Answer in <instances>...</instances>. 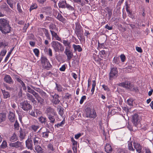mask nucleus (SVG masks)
<instances>
[{
	"label": "nucleus",
	"instance_id": "nucleus-1",
	"mask_svg": "<svg viewBox=\"0 0 153 153\" xmlns=\"http://www.w3.org/2000/svg\"><path fill=\"white\" fill-rule=\"evenodd\" d=\"M11 28L7 20L4 18L0 19V30L3 33L6 34L10 33Z\"/></svg>",
	"mask_w": 153,
	"mask_h": 153
},
{
	"label": "nucleus",
	"instance_id": "nucleus-2",
	"mask_svg": "<svg viewBox=\"0 0 153 153\" xmlns=\"http://www.w3.org/2000/svg\"><path fill=\"white\" fill-rule=\"evenodd\" d=\"M51 45L55 52H63L64 48L62 45L58 41H53L51 43Z\"/></svg>",
	"mask_w": 153,
	"mask_h": 153
},
{
	"label": "nucleus",
	"instance_id": "nucleus-3",
	"mask_svg": "<svg viewBox=\"0 0 153 153\" xmlns=\"http://www.w3.org/2000/svg\"><path fill=\"white\" fill-rule=\"evenodd\" d=\"M86 117L90 118H95L97 114L95 111L94 109H92L90 107H87L85 109Z\"/></svg>",
	"mask_w": 153,
	"mask_h": 153
},
{
	"label": "nucleus",
	"instance_id": "nucleus-4",
	"mask_svg": "<svg viewBox=\"0 0 153 153\" xmlns=\"http://www.w3.org/2000/svg\"><path fill=\"white\" fill-rule=\"evenodd\" d=\"M20 107L22 109L27 112L30 110H31L32 106L27 101H24L20 103Z\"/></svg>",
	"mask_w": 153,
	"mask_h": 153
},
{
	"label": "nucleus",
	"instance_id": "nucleus-5",
	"mask_svg": "<svg viewBox=\"0 0 153 153\" xmlns=\"http://www.w3.org/2000/svg\"><path fill=\"white\" fill-rule=\"evenodd\" d=\"M118 75V71L117 69L116 68H113L111 69L109 73V79L112 80L115 79Z\"/></svg>",
	"mask_w": 153,
	"mask_h": 153
},
{
	"label": "nucleus",
	"instance_id": "nucleus-6",
	"mask_svg": "<svg viewBox=\"0 0 153 153\" xmlns=\"http://www.w3.org/2000/svg\"><path fill=\"white\" fill-rule=\"evenodd\" d=\"M120 86L127 89H131L134 87V85L130 82L126 80L125 82L119 83L118 84Z\"/></svg>",
	"mask_w": 153,
	"mask_h": 153
},
{
	"label": "nucleus",
	"instance_id": "nucleus-7",
	"mask_svg": "<svg viewBox=\"0 0 153 153\" xmlns=\"http://www.w3.org/2000/svg\"><path fill=\"white\" fill-rule=\"evenodd\" d=\"M33 135V134H30V138L28 139L26 141V146L28 149L32 150L33 149V145L32 140L31 138Z\"/></svg>",
	"mask_w": 153,
	"mask_h": 153
},
{
	"label": "nucleus",
	"instance_id": "nucleus-8",
	"mask_svg": "<svg viewBox=\"0 0 153 153\" xmlns=\"http://www.w3.org/2000/svg\"><path fill=\"white\" fill-rule=\"evenodd\" d=\"M45 113L47 116L53 115L56 116L57 115V113L55 110L51 107H48L47 108Z\"/></svg>",
	"mask_w": 153,
	"mask_h": 153
},
{
	"label": "nucleus",
	"instance_id": "nucleus-9",
	"mask_svg": "<svg viewBox=\"0 0 153 153\" xmlns=\"http://www.w3.org/2000/svg\"><path fill=\"white\" fill-rule=\"evenodd\" d=\"M9 146L11 148H15L19 149L21 148L23 146L22 143L19 141L10 143L9 144Z\"/></svg>",
	"mask_w": 153,
	"mask_h": 153
},
{
	"label": "nucleus",
	"instance_id": "nucleus-10",
	"mask_svg": "<svg viewBox=\"0 0 153 153\" xmlns=\"http://www.w3.org/2000/svg\"><path fill=\"white\" fill-rule=\"evenodd\" d=\"M68 48V47H65L64 53L67 56V59L68 60H70L73 56V53L72 51Z\"/></svg>",
	"mask_w": 153,
	"mask_h": 153
},
{
	"label": "nucleus",
	"instance_id": "nucleus-11",
	"mask_svg": "<svg viewBox=\"0 0 153 153\" xmlns=\"http://www.w3.org/2000/svg\"><path fill=\"white\" fill-rule=\"evenodd\" d=\"M140 122V118L137 114H135L132 117V122L135 126H137Z\"/></svg>",
	"mask_w": 153,
	"mask_h": 153
},
{
	"label": "nucleus",
	"instance_id": "nucleus-12",
	"mask_svg": "<svg viewBox=\"0 0 153 153\" xmlns=\"http://www.w3.org/2000/svg\"><path fill=\"white\" fill-rule=\"evenodd\" d=\"M0 8L1 10H5L7 12H11L12 11L6 3L3 2H0Z\"/></svg>",
	"mask_w": 153,
	"mask_h": 153
},
{
	"label": "nucleus",
	"instance_id": "nucleus-13",
	"mask_svg": "<svg viewBox=\"0 0 153 153\" xmlns=\"http://www.w3.org/2000/svg\"><path fill=\"white\" fill-rule=\"evenodd\" d=\"M52 36V39H54L56 40L62 42L61 38L57 35L56 33L53 30H50Z\"/></svg>",
	"mask_w": 153,
	"mask_h": 153
},
{
	"label": "nucleus",
	"instance_id": "nucleus-14",
	"mask_svg": "<svg viewBox=\"0 0 153 153\" xmlns=\"http://www.w3.org/2000/svg\"><path fill=\"white\" fill-rule=\"evenodd\" d=\"M83 29H81L75 30L74 33L76 35L78 39L80 41L82 39V37L83 35Z\"/></svg>",
	"mask_w": 153,
	"mask_h": 153
},
{
	"label": "nucleus",
	"instance_id": "nucleus-15",
	"mask_svg": "<svg viewBox=\"0 0 153 153\" xmlns=\"http://www.w3.org/2000/svg\"><path fill=\"white\" fill-rule=\"evenodd\" d=\"M4 79L6 82L9 84H11L13 83V80L12 79L10 75H5Z\"/></svg>",
	"mask_w": 153,
	"mask_h": 153
},
{
	"label": "nucleus",
	"instance_id": "nucleus-16",
	"mask_svg": "<svg viewBox=\"0 0 153 153\" xmlns=\"http://www.w3.org/2000/svg\"><path fill=\"white\" fill-rule=\"evenodd\" d=\"M40 137L38 134H36L34 135V137L33 139L34 145H37L40 143Z\"/></svg>",
	"mask_w": 153,
	"mask_h": 153
},
{
	"label": "nucleus",
	"instance_id": "nucleus-17",
	"mask_svg": "<svg viewBox=\"0 0 153 153\" xmlns=\"http://www.w3.org/2000/svg\"><path fill=\"white\" fill-rule=\"evenodd\" d=\"M53 99L52 102L55 105H57L60 102L59 99V95L58 94H55L53 95H52Z\"/></svg>",
	"mask_w": 153,
	"mask_h": 153
},
{
	"label": "nucleus",
	"instance_id": "nucleus-18",
	"mask_svg": "<svg viewBox=\"0 0 153 153\" xmlns=\"http://www.w3.org/2000/svg\"><path fill=\"white\" fill-rule=\"evenodd\" d=\"M19 136L20 138V140L21 141L25 138V130L24 129H22L21 128L19 131Z\"/></svg>",
	"mask_w": 153,
	"mask_h": 153
},
{
	"label": "nucleus",
	"instance_id": "nucleus-19",
	"mask_svg": "<svg viewBox=\"0 0 153 153\" xmlns=\"http://www.w3.org/2000/svg\"><path fill=\"white\" fill-rule=\"evenodd\" d=\"M47 116L49 120V121L50 122L49 125L52 126H53L55 122V119L54 117V116L53 115H50Z\"/></svg>",
	"mask_w": 153,
	"mask_h": 153
},
{
	"label": "nucleus",
	"instance_id": "nucleus-20",
	"mask_svg": "<svg viewBox=\"0 0 153 153\" xmlns=\"http://www.w3.org/2000/svg\"><path fill=\"white\" fill-rule=\"evenodd\" d=\"M8 118L11 122H14L15 119V115L14 113L10 111Z\"/></svg>",
	"mask_w": 153,
	"mask_h": 153
},
{
	"label": "nucleus",
	"instance_id": "nucleus-21",
	"mask_svg": "<svg viewBox=\"0 0 153 153\" xmlns=\"http://www.w3.org/2000/svg\"><path fill=\"white\" fill-rule=\"evenodd\" d=\"M134 146L138 153H141V152L142 146L139 143H134Z\"/></svg>",
	"mask_w": 153,
	"mask_h": 153
},
{
	"label": "nucleus",
	"instance_id": "nucleus-22",
	"mask_svg": "<svg viewBox=\"0 0 153 153\" xmlns=\"http://www.w3.org/2000/svg\"><path fill=\"white\" fill-rule=\"evenodd\" d=\"M18 140V136L15 132L9 137V140L11 142H15Z\"/></svg>",
	"mask_w": 153,
	"mask_h": 153
},
{
	"label": "nucleus",
	"instance_id": "nucleus-23",
	"mask_svg": "<svg viewBox=\"0 0 153 153\" xmlns=\"http://www.w3.org/2000/svg\"><path fill=\"white\" fill-rule=\"evenodd\" d=\"M67 4L65 0H60L58 3V6L59 8H65Z\"/></svg>",
	"mask_w": 153,
	"mask_h": 153
},
{
	"label": "nucleus",
	"instance_id": "nucleus-24",
	"mask_svg": "<svg viewBox=\"0 0 153 153\" xmlns=\"http://www.w3.org/2000/svg\"><path fill=\"white\" fill-rule=\"evenodd\" d=\"M6 120V114L5 113H0V124Z\"/></svg>",
	"mask_w": 153,
	"mask_h": 153
},
{
	"label": "nucleus",
	"instance_id": "nucleus-25",
	"mask_svg": "<svg viewBox=\"0 0 153 153\" xmlns=\"http://www.w3.org/2000/svg\"><path fill=\"white\" fill-rule=\"evenodd\" d=\"M72 46L75 51H78L79 52H80L82 51V49L80 45L74 44Z\"/></svg>",
	"mask_w": 153,
	"mask_h": 153
},
{
	"label": "nucleus",
	"instance_id": "nucleus-26",
	"mask_svg": "<svg viewBox=\"0 0 153 153\" xmlns=\"http://www.w3.org/2000/svg\"><path fill=\"white\" fill-rule=\"evenodd\" d=\"M45 13L46 15L51 16L52 13V9L50 7H45Z\"/></svg>",
	"mask_w": 153,
	"mask_h": 153
},
{
	"label": "nucleus",
	"instance_id": "nucleus-27",
	"mask_svg": "<svg viewBox=\"0 0 153 153\" xmlns=\"http://www.w3.org/2000/svg\"><path fill=\"white\" fill-rule=\"evenodd\" d=\"M105 152L107 153H110L112 152V149L110 145L108 143L106 144L105 147Z\"/></svg>",
	"mask_w": 153,
	"mask_h": 153
},
{
	"label": "nucleus",
	"instance_id": "nucleus-28",
	"mask_svg": "<svg viewBox=\"0 0 153 153\" xmlns=\"http://www.w3.org/2000/svg\"><path fill=\"white\" fill-rule=\"evenodd\" d=\"M62 43L66 47H68V48H71V42H69L68 40L63 39L62 40Z\"/></svg>",
	"mask_w": 153,
	"mask_h": 153
},
{
	"label": "nucleus",
	"instance_id": "nucleus-29",
	"mask_svg": "<svg viewBox=\"0 0 153 153\" xmlns=\"http://www.w3.org/2000/svg\"><path fill=\"white\" fill-rule=\"evenodd\" d=\"M50 133V131L48 129H46V131L43 132L41 134V135L42 137L44 138H48Z\"/></svg>",
	"mask_w": 153,
	"mask_h": 153
},
{
	"label": "nucleus",
	"instance_id": "nucleus-30",
	"mask_svg": "<svg viewBox=\"0 0 153 153\" xmlns=\"http://www.w3.org/2000/svg\"><path fill=\"white\" fill-rule=\"evenodd\" d=\"M49 61L48 59L45 56H42L41 58V63L43 67L45 65V64Z\"/></svg>",
	"mask_w": 153,
	"mask_h": 153
},
{
	"label": "nucleus",
	"instance_id": "nucleus-31",
	"mask_svg": "<svg viewBox=\"0 0 153 153\" xmlns=\"http://www.w3.org/2000/svg\"><path fill=\"white\" fill-rule=\"evenodd\" d=\"M65 119L64 118L62 120L60 123L56 124L54 125V127L56 128H58L60 127H62L65 124Z\"/></svg>",
	"mask_w": 153,
	"mask_h": 153
},
{
	"label": "nucleus",
	"instance_id": "nucleus-32",
	"mask_svg": "<svg viewBox=\"0 0 153 153\" xmlns=\"http://www.w3.org/2000/svg\"><path fill=\"white\" fill-rule=\"evenodd\" d=\"M1 91L3 94L4 98V99H6L10 97V94L9 92L6 91L5 90H2Z\"/></svg>",
	"mask_w": 153,
	"mask_h": 153
},
{
	"label": "nucleus",
	"instance_id": "nucleus-33",
	"mask_svg": "<svg viewBox=\"0 0 153 153\" xmlns=\"http://www.w3.org/2000/svg\"><path fill=\"white\" fill-rule=\"evenodd\" d=\"M56 87L55 89L57 90L58 92H61L62 91L63 88L61 85L60 84H58L56 83H55Z\"/></svg>",
	"mask_w": 153,
	"mask_h": 153
},
{
	"label": "nucleus",
	"instance_id": "nucleus-34",
	"mask_svg": "<svg viewBox=\"0 0 153 153\" xmlns=\"http://www.w3.org/2000/svg\"><path fill=\"white\" fill-rule=\"evenodd\" d=\"M106 10L107 11L108 19H109L111 17L112 15V9H110L108 7H107Z\"/></svg>",
	"mask_w": 153,
	"mask_h": 153
},
{
	"label": "nucleus",
	"instance_id": "nucleus-35",
	"mask_svg": "<svg viewBox=\"0 0 153 153\" xmlns=\"http://www.w3.org/2000/svg\"><path fill=\"white\" fill-rule=\"evenodd\" d=\"M35 149L37 153H42V148L38 144L35 145Z\"/></svg>",
	"mask_w": 153,
	"mask_h": 153
},
{
	"label": "nucleus",
	"instance_id": "nucleus-36",
	"mask_svg": "<svg viewBox=\"0 0 153 153\" xmlns=\"http://www.w3.org/2000/svg\"><path fill=\"white\" fill-rule=\"evenodd\" d=\"M56 18L59 21L63 22L65 20V19L64 18L63 16L59 13H58Z\"/></svg>",
	"mask_w": 153,
	"mask_h": 153
},
{
	"label": "nucleus",
	"instance_id": "nucleus-37",
	"mask_svg": "<svg viewBox=\"0 0 153 153\" xmlns=\"http://www.w3.org/2000/svg\"><path fill=\"white\" fill-rule=\"evenodd\" d=\"M75 6L74 5V6H71L70 4L67 3L65 7V8H66L68 10H70L73 11H75Z\"/></svg>",
	"mask_w": 153,
	"mask_h": 153
},
{
	"label": "nucleus",
	"instance_id": "nucleus-38",
	"mask_svg": "<svg viewBox=\"0 0 153 153\" xmlns=\"http://www.w3.org/2000/svg\"><path fill=\"white\" fill-rule=\"evenodd\" d=\"M30 128L34 132H36L38 129L39 128V126L38 125L33 124L30 126Z\"/></svg>",
	"mask_w": 153,
	"mask_h": 153
},
{
	"label": "nucleus",
	"instance_id": "nucleus-39",
	"mask_svg": "<svg viewBox=\"0 0 153 153\" xmlns=\"http://www.w3.org/2000/svg\"><path fill=\"white\" fill-rule=\"evenodd\" d=\"M52 66L50 63L49 61L45 64V65H44L43 67L44 68L46 69L47 70H49L50 68L52 67Z\"/></svg>",
	"mask_w": 153,
	"mask_h": 153
},
{
	"label": "nucleus",
	"instance_id": "nucleus-40",
	"mask_svg": "<svg viewBox=\"0 0 153 153\" xmlns=\"http://www.w3.org/2000/svg\"><path fill=\"white\" fill-rule=\"evenodd\" d=\"M39 121L42 124H45L47 121V118L46 117L41 116L38 118Z\"/></svg>",
	"mask_w": 153,
	"mask_h": 153
},
{
	"label": "nucleus",
	"instance_id": "nucleus-41",
	"mask_svg": "<svg viewBox=\"0 0 153 153\" xmlns=\"http://www.w3.org/2000/svg\"><path fill=\"white\" fill-rule=\"evenodd\" d=\"M44 29L45 30L44 32L47 39L48 40H49L50 41L51 40V38L50 37V34L48 32V30L45 28H44Z\"/></svg>",
	"mask_w": 153,
	"mask_h": 153
},
{
	"label": "nucleus",
	"instance_id": "nucleus-42",
	"mask_svg": "<svg viewBox=\"0 0 153 153\" xmlns=\"http://www.w3.org/2000/svg\"><path fill=\"white\" fill-rule=\"evenodd\" d=\"M37 100L38 103H39L40 105L43 104L44 102V100L39 96L36 98Z\"/></svg>",
	"mask_w": 153,
	"mask_h": 153
},
{
	"label": "nucleus",
	"instance_id": "nucleus-43",
	"mask_svg": "<svg viewBox=\"0 0 153 153\" xmlns=\"http://www.w3.org/2000/svg\"><path fill=\"white\" fill-rule=\"evenodd\" d=\"M49 29L50 30H55L57 32L58 30L57 27H56V26L55 25L53 24L50 25L49 26Z\"/></svg>",
	"mask_w": 153,
	"mask_h": 153
},
{
	"label": "nucleus",
	"instance_id": "nucleus-44",
	"mask_svg": "<svg viewBox=\"0 0 153 153\" xmlns=\"http://www.w3.org/2000/svg\"><path fill=\"white\" fill-rule=\"evenodd\" d=\"M99 54L101 57L103 58L106 56L107 53L104 50H102L99 52Z\"/></svg>",
	"mask_w": 153,
	"mask_h": 153
},
{
	"label": "nucleus",
	"instance_id": "nucleus-45",
	"mask_svg": "<svg viewBox=\"0 0 153 153\" xmlns=\"http://www.w3.org/2000/svg\"><path fill=\"white\" fill-rule=\"evenodd\" d=\"M13 49H14V48H13L12 49H10V51H9V52L8 53L7 56L5 57V58L4 59V62H6L8 60V59L9 57L10 56V55L11 54V53L12 52V51H13Z\"/></svg>",
	"mask_w": 153,
	"mask_h": 153
},
{
	"label": "nucleus",
	"instance_id": "nucleus-46",
	"mask_svg": "<svg viewBox=\"0 0 153 153\" xmlns=\"http://www.w3.org/2000/svg\"><path fill=\"white\" fill-rule=\"evenodd\" d=\"M82 29V27L81 26L80 23L79 22H77L75 23V30H79Z\"/></svg>",
	"mask_w": 153,
	"mask_h": 153
},
{
	"label": "nucleus",
	"instance_id": "nucleus-47",
	"mask_svg": "<svg viewBox=\"0 0 153 153\" xmlns=\"http://www.w3.org/2000/svg\"><path fill=\"white\" fill-rule=\"evenodd\" d=\"M7 147V142L6 140H3L1 145L0 146V147L2 149H4Z\"/></svg>",
	"mask_w": 153,
	"mask_h": 153
},
{
	"label": "nucleus",
	"instance_id": "nucleus-48",
	"mask_svg": "<svg viewBox=\"0 0 153 153\" xmlns=\"http://www.w3.org/2000/svg\"><path fill=\"white\" fill-rule=\"evenodd\" d=\"M37 5L36 3H33L31 5L30 8L29 9L30 12H31V10L36 9L37 8Z\"/></svg>",
	"mask_w": 153,
	"mask_h": 153
},
{
	"label": "nucleus",
	"instance_id": "nucleus-49",
	"mask_svg": "<svg viewBox=\"0 0 153 153\" xmlns=\"http://www.w3.org/2000/svg\"><path fill=\"white\" fill-rule=\"evenodd\" d=\"M14 129L16 130H19V124L17 120H16V121L15 122V123L14 124Z\"/></svg>",
	"mask_w": 153,
	"mask_h": 153
},
{
	"label": "nucleus",
	"instance_id": "nucleus-50",
	"mask_svg": "<svg viewBox=\"0 0 153 153\" xmlns=\"http://www.w3.org/2000/svg\"><path fill=\"white\" fill-rule=\"evenodd\" d=\"M33 52L35 55L38 57L39 56V51L38 49L37 48H35L33 50Z\"/></svg>",
	"mask_w": 153,
	"mask_h": 153
},
{
	"label": "nucleus",
	"instance_id": "nucleus-51",
	"mask_svg": "<svg viewBox=\"0 0 153 153\" xmlns=\"http://www.w3.org/2000/svg\"><path fill=\"white\" fill-rule=\"evenodd\" d=\"M7 43L5 41H0V48L4 46L5 47L8 45Z\"/></svg>",
	"mask_w": 153,
	"mask_h": 153
},
{
	"label": "nucleus",
	"instance_id": "nucleus-52",
	"mask_svg": "<svg viewBox=\"0 0 153 153\" xmlns=\"http://www.w3.org/2000/svg\"><path fill=\"white\" fill-rule=\"evenodd\" d=\"M116 153H127V151L124 149H118L117 150Z\"/></svg>",
	"mask_w": 153,
	"mask_h": 153
},
{
	"label": "nucleus",
	"instance_id": "nucleus-53",
	"mask_svg": "<svg viewBox=\"0 0 153 153\" xmlns=\"http://www.w3.org/2000/svg\"><path fill=\"white\" fill-rule=\"evenodd\" d=\"M113 62L116 64H118L120 62L119 58L117 57H114L113 60Z\"/></svg>",
	"mask_w": 153,
	"mask_h": 153
},
{
	"label": "nucleus",
	"instance_id": "nucleus-54",
	"mask_svg": "<svg viewBox=\"0 0 153 153\" xmlns=\"http://www.w3.org/2000/svg\"><path fill=\"white\" fill-rule=\"evenodd\" d=\"M86 96H85V95L82 96L81 97V99L80 100V101L79 102L80 104H82L83 103L84 101L86 99Z\"/></svg>",
	"mask_w": 153,
	"mask_h": 153
},
{
	"label": "nucleus",
	"instance_id": "nucleus-55",
	"mask_svg": "<svg viewBox=\"0 0 153 153\" xmlns=\"http://www.w3.org/2000/svg\"><path fill=\"white\" fill-rule=\"evenodd\" d=\"M128 149L131 151H134V149H133L132 147V143L131 142H129L128 143Z\"/></svg>",
	"mask_w": 153,
	"mask_h": 153
},
{
	"label": "nucleus",
	"instance_id": "nucleus-56",
	"mask_svg": "<svg viewBox=\"0 0 153 153\" xmlns=\"http://www.w3.org/2000/svg\"><path fill=\"white\" fill-rule=\"evenodd\" d=\"M7 1L8 4L10 6L11 8H13V1L12 0H7Z\"/></svg>",
	"mask_w": 153,
	"mask_h": 153
},
{
	"label": "nucleus",
	"instance_id": "nucleus-57",
	"mask_svg": "<svg viewBox=\"0 0 153 153\" xmlns=\"http://www.w3.org/2000/svg\"><path fill=\"white\" fill-rule=\"evenodd\" d=\"M102 87L104 90L105 91H108L110 90L108 86L106 85H105V84L102 85Z\"/></svg>",
	"mask_w": 153,
	"mask_h": 153
},
{
	"label": "nucleus",
	"instance_id": "nucleus-58",
	"mask_svg": "<svg viewBox=\"0 0 153 153\" xmlns=\"http://www.w3.org/2000/svg\"><path fill=\"white\" fill-rule=\"evenodd\" d=\"M17 9L18 12L19 13H22V10L21 8V6L19 3H18L17 4Z\"/></svg>",
	"mask_w": 153,
	"mask_h": 153
},
{
	"label": "nucleus",
	"instance_id": "nucleus-59",
	"mask_svg": "<svg viewBox=\"0 0 153 153\" xmlns=\"http://www.w3.org/2000/svg\"><path fill=\"white\" fill-rule=\"evenodd\" d=\"M72 39L74 40V42L76 44H78L79 43V41L77 39L76 37L74 36H72Z\"/></svg>",
	"mask_w": 153,
	"mask_h": 153
},
{
	"label": "nucleus",
	"instance_id": "nucleus-60",
	"mask_svg": "<svg viewBox=\"0 0 153 153\" xmlns=\"http://www.w3.org/2000/svg\"><path fill=\"white\" fill-rule=\"evenodd\" d=\"M40 94L42 97H47L46 93L43 90L41 91V92Z\"/></svg>",
	"mask_w": 153,
	"mask_h": 153
},
{
	"label": "nucleus",
	"instance_id": "nucleus-61",
	"mask_svg": "<svg viewBox=\"0 0 153 153\" xmlns=\"http://www.w3.org/2000/svg\"><path fill=\"white\" fill-rule=\"evenodd\" d=\"M127 102L129 105L131 106L133 105V100L132 99H128Z\"/></svg>",
	"mask_w": 153,
	"mask_h": 153
},
{
	"label": "nucleus",
	"instance_id": "nucleus-62",
	"mask_svg": "<svg viewBox=\"0 0 153 153\" xmlns=\"http://www.w3.org/2000/svg\"><path fill=\"white\" fill-rule=\"evenodd\" d=\"M120 58L121 59V61L123 62H124L126 59V57L123 54H121L120 56Z\"/></svg>",
	"mask_w": 153,
	"mask_h": 153
},
{
	"label": "nucleus",
	"instance_id": "nucleus-63",
	"mask_svg": "<svg viewBox=\"0 0 153 153\" xmlns=\"http://www.w3.org/2000/svg\"><path fill=\"white\" fill-rule=\"evenodd\" d=\"M71 95L68 93H66L64 97L65 98L67 99H69L70 98H71Z\"/></svg>",
	"mask_w": 153,
	"mask_h": 153
},
{
	"label": "nucleus",
	"instance_id": "nucleus-64",
	"mask_svg": "<svg viewBox=\"0 0 153 153\" xmlns=\"http://www.w3.org/2000/svg\"><path fill=\"white\" fill-rule=\"evenodd\" d=\"M143 149L144 150L145 153H152L150 149L148 148L144 147Z\"/></svg>",
	"mask_w": 153,
	"mask_h": 153
}]
</instances>
